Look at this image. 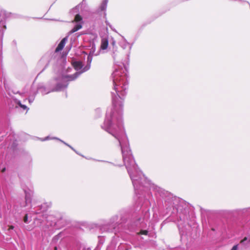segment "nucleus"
Returning a JSON list of instances; mask_svg holds the SVG:
<instances>
[{
    "mask_svg": "<svg viewBox=\"0 0 250 250\" xmlns=\"http://www.w3.org/2000/svg\"><path fill=\"white\" fill-rule=\"evenodd\" d=\"M54 250H58V249H57V247H55L54 248Z\"/></svg>",
    "mask_w": 250,
    "mask_h": 250,
    "instance_id": "nucleus-14",
    "label": "nucleus"
},
{
    "mask_svg": "<svg viewBox=\"0 0 250 250\" xmlns=\"http://www.w3.org/2000/svg\"><path fill=\"white\" fill-rule=\"evenodd\" d=\"M249 241L250 242V238Z\"/></svg>",
    "mask_w": 250,
    "mask_h": 250,
    "instance_id": "nucleus-15",
    "label": "nucleus"
},
{
    "mask_svg": "<svg viewBox=\"0 0 250 250\" xmlns=\"http://www.w3.org/2000/svg\"><path fill=\"white\" fill-rule=\"evenodd\" d=\"M237 250V245L234 246L230 250Z\"/></svg>",
    "mask_w": 250,
    "mask_h": 250,
    "instance_id": "nucleus-10",
    "label": "nucleus"
},
{
    "mask_svg": "<svg viewBox=\"0 0 250 250\" xmlns=\"http://www.w3.org/2000/svg\"><path fill=\"white\" fill-rule=\"evenodd\" d=\"M108 45V41L106 38H103L101 41V48L102 50L107 49Z\"/></svg>",
    "mask_w": 250,
    "mask_h": 250,
    "instance_id": "nucleus-2",
    "label": "nucleus"
},
{
    "mask_svg": "<svg viewBox=\"0 0 250 250\" xmlns=\"http://www.w3.org/2000/svg\"><path fill=\"white\" fill-rule=\"evenodd\" d=\"M18 104L24 110L27 109V107L26 105L22 104L20 102H19Z\"/></svg>",
    "mask_w": 250,
    "mask_h": 250,
    "instance_id": "nucleus-7",
    "label": "nucleus"
},
{
    "mask_svg": "<svg viewBox=\"0 0 250 250\" xmlns=\"http://www.w3.org/2000/svg\"><path fill=\"white\" fill-rule=\"evenodd\" d=\"M5 171V168H3L1 170V172H4Z\"/></svg>",
    "mask_w": 250,
    "mask_h": 250,
    "instance_id": "nucleus-13",
    "label": "nucleus"
},
{
    "mask_svg": "<svg viewBox=\"0 0 250 250\" xmlns=\"http://www.w3.org/2000/svg\"><path fill=\"white\" fill-rule=\"evenodd\" d=\"M14 228L13 226H10L9 228V229H13Z\"/></svg>",
    "mask_w": 250,
    "mask_h": 250,
    "instance_id": "nucleus-12",
    "label": "nucleus"
},
{
    "mask_svg": "<svg viewBox=\"0 0 250 250\" xmlns=\"http://www.w3.org/2000/svg\"><path fill=\"white\" fill-rule=\"evenodd\" d=\"M84 71H83L81 72H76L73 75H67L64 76V78L66 79H67L69 81H73L76 78H77L78 76L82 73V72H84Z\"/></svg>",
    "mask_w": 250,
    "mask_h": 250,
    "instance_id": "nucleus-3",
    "label": "nucleus"
},
{
    "mask_svg": "<svg viewBox=\"0 0 250 250\" xmlns=\"http://www.w3.org/2000/svg\"><path fill=\"white\" fill-rule=\"evenodd\" d=\"M67 41V37H66L64 38L63 39H62V40L61 41V42L58 44L57 48H56L55 52H59V51H61L62 50Z\"/></svg>",
    "mask_w": 250,
    "mask_h": 250,
    "instance_id": "nucleus-1",
    "label": "nucleus"
},
{
    "mask_svg": "<svg viewBox=\"0 0 250 250\" xmlns=\"http://www.w3.org/2000/svg\"><path fill=\"white\" fill-rule=\"evenodd\" d=\"M247 240V237H245L243 239H242L241 241H240V243H243L244 242H245V241H246Z\"/></svg>",
    "mask_w": 250,
    "mask_h": 250,
    "instance_id": "nucleus-11",
    "label": "nucleus"
},
{
    "mask_svg": "<svg viewBox=\"0 0 250 250\" xmlns=\"http://www.w3.org/2000/svg\"><path fill=\"white\" fill-rule=\"evenodd\" d=\"M82 28V25L80 24H78L76 25L69 32V35L72 34L74 32L77 31L78 30L81 29Z\"/></svg>",
    "mask_w": 250,
    "mask_h": 250,
    "instance_id": "nucleus-5",
    "label": "nucleus"
},
{
    "mask_svg": "<svg viewBox=\"0 0 250 250\" xmlns=\"http://www.w3.org/2000/svg\"><path fill=\"white\" fill-rule=\"evenodd\" d=\"M72 65L76 70L80 69L83 67V64L81 62H75L72 63Z\"/></svg>",
    "mask_w": 250,
    "mask_h": 250,
    "instance_id": "nucleus-4",
    "label": "nucleus"
},
{
    "mask_svg": "<svg viewBox=\"0 0 250 250\" xmlns=\"http://www.w3.org/2000/svg\"><path fill=\"white\" fill-rule=\"evenodd\" d=\"M27 220H28V215L27 214H25V215L24 216V218H23V221L25 222V223H27Z\"/></svg>",
    "mask_w": 250,
    "mask_h": 250,
    "instance_id": "nucleus-9",
    "label": "nucleus"
},
{
    "mask_svg": "<svg viewBox=\"0 0 250 250\" xmlns=\"http://www.w3.org/2000/svg\"><path fill=\"white\" fill-rule=\"evenodd\" d=\"M82 19H83L82 17L80 15L77 14L75 16V18H74V20L72 21V22H77L81 21L82 20Z\"/></svg>",
    "mask_w": 250,
    "mask_h": 250,
    "instance_id": "nucleus-6",
    "label": "nucleus"
},
{
    "mask_svg": "<svg viewBox=\"0 0 250 250\" xmlns=\"http://www.w3.org/2000/svg\"><path fill=\"white\" fill-rule=\"evenodd\" d=\"M147 233H148V232L147 230H141L140 231V234H141L147 235Z\"/></svg>",
    "mask_w": 250,
    "mask_h": 250,
    "instance_id": "nucleus-8",
    "label": "nucleus"
}]
</instances>
